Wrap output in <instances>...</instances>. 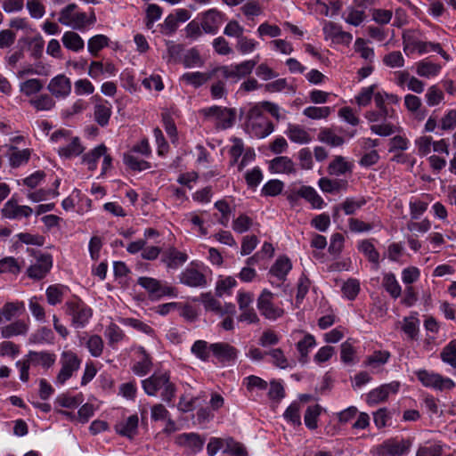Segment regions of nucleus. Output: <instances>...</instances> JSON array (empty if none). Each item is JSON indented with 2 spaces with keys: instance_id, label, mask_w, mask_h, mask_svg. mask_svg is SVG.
<instances>
[{
  "instance_id": "393cba45",
  "label": "nucleus",
  "mask_w": 456,
  "mask_h": 456,
  "mask_svg": "<svg viewBox=\"0 0 456 456\" xmlns=\"http://www.w3.org/2000/svg\"><path fill=\"white\" fill-rule=\"evenodd\" d=\"M29 329V322L24 320H17L11 322L1 329V336L4 338H9L14 336H24Z\"/></svg>"
},
{
  "instance_id": "338daca9",
  "label": "nucleus",
  "mask_w": 456,
  "mask_h": 456,
  "mask_svg": "<svg viewBox=\"0 0 456 456\" xmlns=\"http://www.w3.org/2000/svg\"><path fill=\"white\" fill-rule=\"evenodd\" d=\"M20 272V265L14 257L9 256L0 260V273H10L18 274Z\"/></svg>"
},
{
  "instance_id": "13d9d810",
  "label": "nucleus",
  "mask_w": 456,
  "mask_h": 456,
  "mask_svg": "<svg viewBox=\"0 0 456 456\" xmlns=\"http://www.w3.org/2000/svg\"><path fill=\"white\" fill-rule=\"evenodd\" d=\"M191 353L201 361L207 362L211 352L209 345L205 340H197L191 346Z\"/></svg>"
},
{
  "instance_id": "79ce46f5",
  "label": "nucleus",
  "mask_w": 456,
  "mask_h": 456,
  "mask_svg": "<svg viewBox=\"0 0 456 456\" xmlns=\"http://www.w3.org/2000/svg\"><path fill=\"white\" fill-rule=\"evenodd\" d=\"M393 387L391 385H383L379 388L373 389L367 395V403L372 405L385 401L390 393V387Z\"/></svg>"
},
{
  "instance_id": "a19ab883",
  "label": "nucleus",
  "mask_w": 456,
  "mask_h": 456,
  "mask_svg": "<svg viewBox=\"0 0 456 456\" xmlns=\"http://www.w3.org/2000/svg\"><path fill=\"white\" fill-rule=\"evenodd\" d=\"M107 148L104 144H101L92 150L83 157V161L87 164L90 170H94L97 166L98 159L106 153Z\"/></svg>"
},
{
  "instance_id": "4d7b16f0",
  "label": "nucleus",
  "mask_w": 456,
  "mask_h": 456,
  "mask_svg": "<svg viewBox=\"0 0 456 456\" xmlns=\"http://www.w3.org/2000/svg\"><path fill=\"white\" fill-rule=\"evenodd\" d=\"M200 301L204 305L206 310L224 315V308L221 306L220 302L214 298L210 293L201 294Z\"/></svg>"
},
{
  "instance_id": "6e6d98bb",
  "label": "nucleus",
  "mask_w": 456,
  "mask_h": 456,
  "mask_svg": "<svg viewBox=\"0 0 456 456\" xmlns=\"http://www.w3.org/2000/svg\"><path fill=\"white\" fill-rule=\"evenodd\" d=\"M343 295L349 300H354L360 292V282L356 279H348L342 286Z\"/></svg>"
},
{
  "instance_id": "ddd939ff",
  "label": "nucleus",
  "mask_w": 456,
  "mask_h": 456,
  "mask_svg": "<svg viewBox=\"0 0 456 456\" xmlns=\"http://www.w3.org/2000/svg\"><path fill=\"white\" fill-rule=\"evenodd\" d=\"M47 90L53 97L64 99L71 93V81L63 74L57 75L50 80Z\"/></svg>"
},
{
  "instance_id": "1a4fd4ad",
  "label": "nucleus",
  "mask_w": 456,
  "mask_h": 456,
  "mask_svg": "<svg viewBox=\"0 0 456 456\" xmlns=\"http://www.w3.org/2000/svg\"><path fill=\"white\" fill-rule=\"evenodd\" d=\"M60 362L61 369L57 375L56 382L62 385L79 369L81 361L74 352L65 351L61 354Z\"/></svg>"
},
{
  "instance_id": "72a5a7b5",
  "label": "nucleus",
  "mask_w": 456,
  "mask_h": 456,
  "mask_svg": "<svg viewBox=\"0 0 456 456\" xmlns=\"http://www.w3.org/2000/svg\"><path fill=\"white\" fill-rule=\"evenodd\" d=\"M27 357L32 364L42 365L45 368H49L55 362V355L47 352L30 351Z\"/></svg>"
},
{
  "instance_id": "5701e85b",
  "label": "nucleus",
  "mask_w": 456,
  "mask_h": 456,
  "mask_svg": "<svg viewBox=\"0 0 456 456\" xmlns=\"http://www.w3.org/2000/svg\"><path fill=\"white\" fill-rule=\"evenodd\" d=\"M111 113V104L108 101L97 98V102L94 105V117L96 123L101 126H107Z\"/></svg>"
},
{
  "instance_id": "680f3d73",
  "label": "nucleus",
  "mask_w": 456,
  "mask_h": 456,
  "mask_svg": "<svg viewBox=\"0 0 456 456\" xmlns=\"http://www.w3.org/2000/svg\"><path fill=\"white\" fill-rule=\"evenodd\" d=\"M224 452L230 453L234 456H248V452L244 445L234 441L231 437L225 439V448L224 449Z\"/></svg>"
},
{
  "instance_id": "5fc2aeb1",
  "label": "nucleus",
  "mask_w": 456,
  "mask_h": 456,
  "mask_svg": "<svg viewBox=\"0 0 456 456\" xmlns=\"http://www.w3.org/2000/svg\"><path fill=\"white\" fill-rule=\"evenodd\" d=\"M331 113V108L310 106L303 110V114L312 119H321L328 118Z\"/></svg>"
},
{
  "instance_id": "774afa93",
  "label": "nucleus",
  "mask_w": 456,
  "mask_h": 456,
  "mask_svg": "<svg viewBox=\"0 0 456 456\" xmlns=\"http://www.w3.org/2000/svg\"><path fill=\"white\" fill-rule=\"evenodd\" d=\"M253 224V220L245 214L240 215L232 223V229L238 233L246 232Z\"/></svg>"
},
{
  "instance_id": "58836bf2",
  "label": "nucleus",
  "mask_w": 456,
  "mask_h": 456,
  "mask_svg": "<svg viewBox=\"0 0 456 456\" xmlns=\"http://www.w3.org/2000/svg\"><path fill=\"white\" fill-rule=\"evenodd\" d=\"M315 346V338L311 334H305L304 338L297 343V349L300 354V362H305L308 358L310 348Z\"/></svg>"
},
{
  "instance_id": "f257e3e1",
  "label": "nucleus",
  "mask_w": 456,
  "mask_h": 456,
  "mask_svg": "<svg viewBox=\"0 0 456 456\" xmlns=\"http://www.w3.org/2000/svg\"><path fill=\"white\" fill-rule=\"evenodd\" d=\"M144 392L150 396H156L160 392L162 400L171 403L175 396L176 387L171 382L168 372H155L148 379L142 381Z\"/></svg>"
},
{
  "instance_id": "4c0bfd02",
  "label": "nucleus",
  "mask_w": 456,
  "mask_h": 456,
  "mask_svg": "<svg viewBox=\"0 0 456 456\" xmlns=\"http://www.w3.org/2000/svg\"><path fill=\"white\" fill-rule=\"evenodd\" d=\"M366 204V200L364 198H360L359 200H354L353 198H346V200L340 205L336 206L334 210L336 213L342 208L346 215H354L358 209H360L362 206Z\"/></svg>"
},
{
  "instance_id": "0eeeda50",
  "label": "nucleus",
  "mask_w": 456,
  "mask_h": 456,
  "mask_svg": "<svg viewBox=\"0 0 456 456\" xmlns=\"http://www.w3.org/2000/svg\"><path fill=\"white\" fill-rule=\"evenodd\" d=\"M77 5L69 4L60 12L58 21L74 29L82 30L87 24V14L86 12H76Z\"/></svg>"
},
{
  "instance_id": "052dcab7",
  "label": "nucleus",
  "mask_w": 456,
  "mask_h": 456,
  "mask_svg": "<svg viewBox=\"0 0 456 456\" xmlns=\"http://www.w3.org/2000/svg\"><path fill=\"white\" fill-rule=\"evenodd\" d=\"M402 329L411 339H416L419 332V320L414 316L405 317Z\"/></svg>"
},
{
  "instance_id": "20e7f679",
  "label": "nucleus",
  "mask_w": 456,
  "mask_h": 456,
  "mask_svg": "<svg viewBox=\"0 0 456 456\" xmlns=\"http://www.w3.org/2000/svg\"><path fill=\"white\" fill-rule=\"evenodd\" d=\"M257 61L258 57L256 60H248L238 64L217 66L215 68L216 77L217 78L222 77L232 83H237L252 72Z\"/></svg>"
},
{
  "instance_id": "3c124183",
  "label": "nucleus",
  "mask_w": 456,
  "mask_h": 456,
  "mask_svg": "<svg viewBox=\"0 0 456 456\" xmlns=\"http://www.w3.org/2000/svg\"><path fill=\"white\" fill-rule=\"evenodd\" d=\"M322 411V407L319 404L309 406L305 413V424L310 429L317 428V419Z\"/></svg>"
},
{
  "instance_id": "7c9ffc66",
  "label": "nucleus",
  "mask_w": 456,
  "mask_h": 456,
  "mask_svg": "<svg viewBox=\"0 0 456 456\" xmlns=\"http://www.w3.org/2000/svg\"><path fill=\"white\" fill-rule=\"evenodd\" d=\"M347 181L340 179H329L322 177L319 180L318 185L321 190L328 193L339 192L340 191L346 190L347 187Z\"/></svg>"
},
{
  "instance_id": "6ab92c4d",
  "label": "nucleus",
  "mask_w": 456,
  "mask_h": 456,
  "mask_svg": "<svg viewBox=\"0 0 456 456\" xmlns=\"http://www.w3.org/2000/svg\"><path fill=\"white\" fill-rule=\"evenodd\" d=\"M411 443L408 440L391 439L381 445V452L387 456H401L408 452Z\"/></svg>"
},
{
  "instance_id": "69168bd1",
  "label": "nucleus",
  "mask_w": 456,
  "mask_h": 456,
  "mask_svg": "<svg viewBox=\"0 0 456 456\" xmlns=\"http://www.w3.org/2000/svg\"><path fill=\"white\" fill-rule=\"evenodd\" d=\"M284 187V183L277 179L270 180L262 188V194L274 197L279 195Z\"/></svg>"
},
{
  "instance_id": "c03bdc74",
  "label": "nucleus",
  "mask_w": 456,
  "mask_h": 456,
  "mask_svg": "<svg viewBox=\"0 0 456 456\" xmlns=\"http://www.w3.org/2000/svg\"><path fill=\"white\" fill-rule=\"evenodd\" d=\"M319 141L325 142L332 147L341 146L344 143V139L341 136L337 135L331 129L323 128L321 129L318 134Z\"/></svg>"
},
{
  "instance_id": "6e6552de",
  "label": "nucleus",
  "mask_w": 456,
  "mask_h": 456,
  "mask_svg": "<svg viewBox=\"0 0 456 456\" xmlns=\"http://www.w3.org/2000/svg\"><path fill=\"white\" fill-rule=\"evenodd\" d=\"M274 295L264 289L257 298V308L261 314L269 320H276L284 314V310L273 304Z\"/></svg>"
},
{
  "instance_id": "c85d7f7f",
  "label": "nucleus",
  "mask_w": 456,
  "mask_h": 456,
  "mask_svg": "<svg viewBox=\"0 0 456 456\" xmlns=\"http://www.w3.org/2000/svg\"><path fill=\"white\" fill-rule=\"evenodd\" d=\"M286 134L290 141L299 144L308 143L312 140L309 133L299 125L289 124Z\"/></svg>"
},
{
  "instance_id": "f03ea898",
  "label": "nucleus",
  "mask_w": 456,
  "mask_h": 456,
  "mask_svg": "<svg viewBox=\"0 0 456 456\" xmlns=\"http://www.w3.org/2000/svg\"><path fill=\"white\" fill-rule=\"evenodd\" d=\"M246 131L256 138H265L274 129L273 123L264 115L260 105L249 109L246 117Z\"/></svg>"
},
{
  "instance_id": "49530a36",
  "label": "nucleus",
  "mask_w": 456,
  "mask_h": 456,
  "mask_svg": "<svg viewBox=\"0 0 456 456\" xmlns=\"http://www.w3.org/2000/svg\"><path fill=\"white\" fill-rule=\"evenodd\" d=\"M43 89V83L40 79L30 78L20 85V91L26 96H32Z\"/></svg>"
},
{
  "instance_id": "f3484780",
  "label": "nucleus",
  "mask_w": 456,
  "mask_h": 456,
  "mask_svg": "<svg viewBox=\"0 0 456 456\" xmlns=\"http://www.w3.org/2000/svg\"><path fill=\"white\" fill-rule=\"evenodd\" d=\"M209 348L213 355L221 362L233 361L237 357V349L228 343L210 344Z\"/></svg>"
},
{
  "instance_id": "4be33fe9",
  "label": "nucleus",
  "mask_w": 456,
  "mask_h": 456,
  "mask_svg": "<svg viewBox=\"0 0 456 456\" xmlns=\"http://www.w3.org/2000/svg\"><path fill=\"white\" fill-rule=\"evenodd\" d=\"M138 422V416L136 414L131 415L127 419L117 423L115 430L118 434L132 439L137 434Z\"/></svg>"
},
{
  "instance_id": "c756f323",
  "label": "nucleus",
  "mask_w": 456,
  "mask_h": 456,
  "mask_svg": "<svg viewBox=\"0 0 456 456\" xmlns=\"http://www.w3.org/2000/svg\"><path fill=\"white\" fill-rule=\"evenodd\" d=\"M138 354H140V360L134 364L133 371L138 376H144L151 370L152 362L150 354L143 347H139Z\"/></svg>"
},
{
  "instance_id": "e2e57ef3",
  "label": "nucleus",
  "mask_w": 456,
  "mask_h": 456,
  "mask_svg": "<svg viewBox=\"0 0 456 456\" xmlns=\"http://www.w3.org/2000/svg\"><path fill=\"white\" fill-rule=\"evenodd\" d=\"M241 12L248 19H253L256 16H259L263 12L262 6L258 1L250 0L248 1L240 7Z\"/></svg>"
},
{
  "instance_id": "dca6fc26",
  "label": "nucleus",
  "mask_w": 456,
  "mask_h": 456,
  "mask_svg": "<svg viewBox=\"0 0 456 456\" xmlns=\"http://www.w3.org/2000/svg\"><path fill=\"white\" fill-rule=\"evenodd\" d=\"M182 284L188 287H205L208 283L206 276L193 267L185 268L179 275Z\"/></svg>"
},
{
  "instance_id": "c9c22d12",
  "label": "nucleus",
  "mask_w": 456,
  "mask_h": 456,
  "mask_svg": "<svg viewBox=\"0 0 456 456\" xmlns=\"http://www.w3.org/2000/svg\"><path fill=\"white\" fill-rule=\"evenodd\" d=\"M382 285L393 298H398L401 296L402 289L394 273H385Z\"/></svg>"
},
{
  "instance_id": "603ef678",
  "label": "nucleus",
  "mask_w": 456,
  "mask_h": 456,
  "mask_svg": "<svg viewBox=\"0 0 456 456\" xmlns=\"http://www.w3.org/2000/svg\"><path fill=\"white\" fill-rule=\"evenodd\" d=\"M443 362L456 369V340H452L446 345L440 354Z\"/></svg>"
},
{
  "instance_id": "09e8293b",
  "label": "nucleus",
  "mask_w": 456,
  "mask_h": 456,
  "mask_svg": "<svg viewBox=\"0 0 456 456\" xmlns=\"http://www.w3.org/2000/svg\"><path fill=\"white\" fill-rule=\"evenodd\" d=\"M390 358L388 351H375L371 355L366 357L364 364L372 368H378L387 362Z\"/></svg>"
},
{
  "instance_id": "2eb2a0df",
  "label": "nucleus",
  "mask_w": 456,
  "mask_h": 456,
  "mask_svg": "<svg viewBox=\"0 0 456 456\" xmlns=\"http://www.w3.org/2000/svg\"><path fill=\"white\" fill-rule=\"evenodd\" d=\"M188 260V255L185 252L179 251L175 247L167 248L161 256V262L169 269H177Z\"/></svg>"
},
{
  "instance_id": "2f4dec72",
  "label": "nucleus",
  "mask_w": 456,
  "mask_h": 456,
  "mask_svg": "<svg viewBox=\"0 0 456 456\" xmlns=\"http://www.w3.org/2000/svg\"><path fill=\"white\" fill-rule=\"evenodd\" d=\"M25 310L23 302H8L0 309L2 321H11L13 317L19 316Z\"/></svg>"
},
{
  "instance_id": "864d4df0",
  "label": "nucleus",
  "mask_w": 456,
  "mask_h": 456,
  "mask_svg": "<svg viewBox=\"0 0 456 456\" xmlns=\"http://www.w3.org/2000/svg\"><path fill=\"white\" fill-rule=\"evenodd\" d=\"M349 169L350 166L342 156H337L328 167L329 174L335 175H343Z\"/></svg>"
},
{
  "instance_id": "cd10ccee",
  "label": "nucleus",
  "mask_w": 456,
  "mask_h": 456,
  "mask_svg": "<svg viewBox=\"0 0 456 456\" xmlns=\"http://www.w3.org/2000/svg\"><path fill=\"white\" fill-rule=\"evenodd\" d=\"M29 104L37 111H48L55 107L53 96L50 94H41L32 97L28 101Z\"/></svg>"
},
{
  "instance_id": "39448f33",
  "label": "nucleus",
  "mask_w": 456,
  "mask_h": 456,
  "mask_svg": "<svg viewBox=\"0 0 456 456\" xmlns=\"http://www.w3.org/2000/svg\"><path fill=\"white\" fill-rule=\"evenodd\" d=\"M201 113L208 118L215 120L218 128L227 129L235 123L237 112L235 109L212 106L201 110Z\"/></svg>"
},
{
  "instance_id": "aec40b11",
  "label": "nucleus",
  "mask_w": 456,
  "mask_h": 456,
  "mask_svg": "<svg viewBox=\"0 0 456 456\" xmlns=\"http://www.w3.org/2000/svg\"><path fill=\"white\" fill-rule=\"evenodd\" d=\"M323 31L328 37L331 38L333 42L338 44L349 45L353 39V37L349 32L344 31L341 26L334 22H328L325 24Z\"/></svg>"
},
{
  "instance_id": "8fccbe9b",
  "label": "nucleus",
  "mask_w": 456,
  "mask_h": 456,
  "mask_svg": "<svg viewBox=\"0 0 456 456\" xmlns=\"http://www.w3.org/2000/svg\"><path fill=\"white\" fill-rule=\"evenodd\" d=\"M370 131L379 136H389L401 131V127L389 122L382 124H374L370 127Z\"/></svg>"
},
{
  "instance_id": "bb28decb",
  "label": "nucleus",
  "mask_w": 456,
  "mask_h": 456,
  "mask_svg": "<svg viewBox=\"0 0 456 456\" xmlns=\"http://www.w3.org/2000/svg\"><path fill=\"white\" fill-rule=\"evenodd\" d=\"M291 268L292 264L290 260L286 256H280L272 265L269 273L278 278L279 281H284Z\"/></svg>"
},
{
  "instance_id": "f8f14e48",
  "label": "nucleus",
  "mask_w": 456,
  "mask_h": 456,
  "mask_svg": "<svg viewBox=\"0 0 456 456\" xmlns=\"http://www.w3.org/2000/svg\"><path fill=\"white\" fill-rule=\"evenodd\" d=\"M53 266V258L50 254H41L36 262L27 269V275L32 280L44 279Z\"/></svg>"
},
{
  "instance_id": "bf43d9fd",
  "label": "nucleus",
  "mask_w": 456,
  "mask_h": 456,
  "mask_svg": "<svg viewBox=\"0 0 456 456\" xmlns=\"http://www.w3.org/2000/svg\"><path fill=\"white\" fill-rule=\"evenodd\" d=\"M86 347L94 357H99L102 354L104 343L99 335H92L86 341Z\"/></svg>"
},
{
  "instance_id": "0e129e2a",
  "label": "nucleus",
  "mask_w": 456,
  "mask_h": 456,
  "mask_svg": "<svg viewBox=\"0 0 456 456\" xmlns=\"http://www.w3.org/2000/svg\"><path fill=\"white\" fill-rule=\"evenodd\" d=\"M383 62L389 68H402L404 65V58L400 51H394L383 57Z\"/></svg>"
},
{
  "instance_id": "b1692460",
  "label": "nucleus",
  "mask_w": 456,
  "mask_h": 456,
  "mask_svg": "<svg viewBox=\"0 0 456 456\" xmlns=\"http://www.w3.org/2000/svg\"><path fill=\"white\" fill-rule=\"evenodd\" d=\"M175 443L192 452H199L203 447L204 439L196 433H183L175 437Z\"/></svg>"
},
{
  "instance_id": "a878e982",
  "label": "nucleus",
  "mask_w": 456,
  "mask_h": 456,
  "mask_svg": "<svg viewBox=\"0 0 456 456\" xmlns=\"http://www.w3.org/2000/svg\"><path fill=\"white\" fill-rule=\"evenodd\" d=\"M271 172L277 174H293L296 172L294 162L286 156L276 157L270 162Z\"/></svg>"
},
{
  "instance_id": "a18cd8bd",
  "label": "nucleus",
  "mask_w": 456,
  "mask_h": 456,
  "mask_svg": "<svg viewBox=\"0 0 456 456\" xmlns=\"http://www.w3.org/2000/svg\"><path fill=\"white\" fill-rule=\"evenodd\" d=\"M65 289L66 287L60 284L49 286L45 292L47 302L51 305H55L61 303L62 301Z\"/></svg>"
},
{
  "instance_id": "9d476101",
  "label": "nucleus",
  "mask_w": 456,
  "mask_h": 456,
  "mask_svg": "<svg viewBox=\"0 0 456 456\" xmlns=\"http://www.w3.org/2000/svg\"><path fill=\"white\" fill-rule=\"evenodd\" d=\"M137 283L147 290L151 297L160 298L165 296L175 297V289L151 277H140Z\"/></svg>"
},
{
  "instance_id": "f704fd0d",
  "label": "nucleus",
  "mask_w": 456,
  "mask_h": 456,
  "mask_svg": "<svg viewBox=\"0 0 456 456\" xmlns=\"http://www.w3.org/2000/svg\"><path fill=\"white\" fill-rule=\"evenodd\" d=\"M63 45L71 51L78 52L84 49L85 42L82 37L74 31H67L62 36Z\"/></svg>"
},
{
  "instance_id": "a211bd4d",
  "label": "nucleus",
  "mask_w": 456,
  "mask_h": 456,
  "mask_svg": "<svg viewBox=\"0 0 456 456\" xmlns=\"http://www.w3.org/2000/svg\"><path fill=\"white\" fill-rule=\"evenodd\" d=\"M213 77H216L215 68L207 72H186L181 77L180 80L194 88H199Z\"/></svg>"
},
{
  "instance_id": "4468645a",
  "label": "nucleus",
  "mask_w": 456,
  "mask_h": 456,
  "mask_svg": "<svg viewBox=\"0 0 456 456\" xmlns=\"http://www.w3.org/2000/svg\"><path fill=\"white\" fill-rule=\"evenodd\" d=\"M224 20V15L216 9H210L202 14L201 28L208 34H216Z\"/></svg>"
},
{
  "instance_id": "e433bc0d",
  "label": "nucleus",
  "mask_w": 456,
  "mask_h": 456,
  "mask_svg": "<svg viewBox=\"0 0 456 456\" xmlns=\"http://www.w3.org/2000/svg\"><path fill=\"white\" fill-rule=\"evenodd\" d=\"M299 195H301V198L307 200L314 208H321L323 205V200L311 186H301L299 188Z\"/></svg>"
},
{
  "instance_id": "412c9836",
  "label": "nucleus",
  "mask_w": 456,
  "mask_h": 456,
  "mask_svg": "<svg viewBox=\"0 0 456 456\" xmlns=\"http://www.w3.org/2000/svg\"><path fill=\"white\" fill-rule=\"evenodd\" d=\"M33 210L28 206H20L13 200H8L3 209V215L7 218L28 217L32 214Z\"/></svg>"
},
{
  "instance_id": "9b49d317",
  "label": "nucleus",
  "mask_w": 456,
  "mask_h": 456,
  "mask_svg": "<svg viewBox=\"0 0 456 456\" xmlns=\"http://www.w3.org/2000/svg\"><path fill=\"white\" fill-rule=\"evenodd\" d=\"M51 140L56 142L62 141L68 142L58 150L59 154L65 158L77 156L83 151V147L80 144L79 139L77 137H74L69 141L66 131L60 130L54 132L51 136Z\"/></svg>"
},
{
  "instance_id": "423d86ee",
  "label": "nucleus",
  "mask_w": 456,
  "mask_h": 456,
  "mask_svg": "<svg viewBox=\"0 0 456 456\" xmlns=\"http://www.w3.org/2000/svg\"><path fill=\"white\" fill-rule=\"evenodd\" d=\"M417 379L426 387H431L436 390L452 389L455 387V382L449 378H444L438 373L419 370L415 372Z\"/></svg>"
},
{
  "instance_id": "de8ad7c7",
  "label": "nucleus",
  "mask_w": 456,
  "mask_h": 456,
  "mask_svg": "<svg viewBox=\"0 0 456 456\" xmlns=\"http://www.w3.org/2000/svg\"><path fill=\"white\" fill-rule=\"evenodd\" d=\"M110 39L104 35H96L91 37L88 41L87 47L89 53L96 56L98 53L108 46Z\"/></svg>"
},
{
  "instance_id": "7ed1b4c3",
  "label": "nucleus",
  "mask_w": 456,
  "mask_h": 456,
  "mask_svg": "<svg viewBox=\"0 0 456 456\" xmlns=\"http://www.w3.org/2000/svg\"><path fill=\"white\" fill-rule=\"evenodd\" d=\"M65 314L75 328L85 327L93 315V310L81 298L73 297L64 304Z\"/></svg>"
},
{
  "instance_id": "ea45409f",
  "label": "nucleus",
  "mask_w": 456,
  "mask_h": 456,
  "mask_svg": "<svg viewBox=\"0 0 456 456\" xmlns=\"http://www.w3.org/2000/svg\"><path fill=\"white\" fill-rule=\"evenodd\" d=\"M182 62L185 68L202 67L204 60L196 48L189 49L183 55Z\"/></svg>"
},
{
  "instance_id": "37998d69",
  "label": "nucleus",
  "mask_w": 456,
  "mask_h": 456,
  "mask_svg": "<svg viewBox=\"0 0 456 456\" xmlns=\"http://www.w3.org/2000/svg\"><path fill=\"white\" fill-rule=\"evenodd\" d=\"M359 250L364 254L370 262L373 263L378 268L379 264V253L376 250L374 245L368 240H362L358 247Z\"/></svg>"
},
{
  "instance_id": "473e14b6",
  "label": "nucleus",
  "mask_w": 456,
  "mask_h": 456,
  "mask_svg": "<svg viewBox=\"0 0 456 456\" xmlns=\"http://www.w3.org/2000/svg\"><path fill=\"white\" fill-rule=\"evenodd\" d=\"M441 70V65L434 63L428 59L416 63V72L419 77H430L436 76Z\"/></svg>"
}]
</instances>
